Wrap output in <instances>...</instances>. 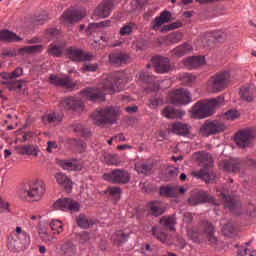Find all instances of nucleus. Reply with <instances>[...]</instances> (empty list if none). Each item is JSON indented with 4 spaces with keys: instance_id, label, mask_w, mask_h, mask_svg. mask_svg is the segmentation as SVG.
Wrapping results in <instances>:
<instances>
[{
    "instance_id": "13d9d810",
    "label": "nucleus",
    "mask_w": 256,
    "mask_h": 256,
    "mask_svg": "<svg viewBox=\"0 0 256 256\" xmlns=\"http://www.w3.org/2000/svg\"><path fill=\"white\" fill-rule=\"evenodd\" d=\"M114 237L119 245H123V243H127L129 234H125L123 231H118L114 234Z\"/></svg>"
},
{
    "instance_id": "6e6552de",
    "label": "nucleus",
    "mask_w": 256,
    "mask_h": 256,
    "mask_svg": "<svg viewBox=\"0 0 256 256\" xmlns=\"http://www.w3.org/2000/svg\"><path fill=\"white\" fill-rule=\"evenodd\" d=\"M103 178L114 185H127L131 181L129 172L124 169H113L109 173H104Z\"/></svg>"
},
{
    "instance_id": "bf43d9fd",
    "label": "nucleus",
    "mask_w": 256,
    "mask_h": 256,
    "mask_svg": "<svg viewBox=\"0 0 256 256\" xmlns=\"http://www.w3.org/2000/svg\"><path fill=\"white\" fill-rule=\"evenodd\" d=\"M50 227L52 231H57V234L60 235V233H63V222L59 220H52L50 223Z\"/></svg>"
},
{
    "instance_id": "0e129e2a",
    "label": "nucleus",
    "mask_w": 256,
    "mask_h": 256,
    "mask_svg": "<svg viewBox=\"0 0 256 256\" xmlns=\"http://www.w3.org/2000/svg\"><path fill=\"white\" fill-rule=\"evenodd\" d=\"M106 159H108V165H119V156L117 155L109 154Z\"/></svg>"
},
{
    "instance_id": "6e6d98bb",
    "label": "nucleus",
    "mask_w": 256,
    "mask_h": 256,
    "mask_svg": "<svg viewBox=\"0 0 256 256\" xmlns=\"http://www.w3.org/2000/svg\"><path fill=\"white\" fill-rule=\"evenodd\" d=\"M179 27H183V22L177 20L176 22L163 26L161 31L162 33H167V31H173L175 29H179Z\"/></svg>"
},
{
    "instance_id": "338daca9",
    "label": "nucleus",
    "mask_w": 256,
    "mask_h": 256,
    "mask_svg": "<svg viewBox=\"0 0 256 256\" xmlns=\"http://www.w3.org/2000/svg\"><path fill=\"white\" fill-rule=\"evenodd\" d=\"M83 71H90L92 73H95L97 69H99V65L97 64H84L82 67Z\"/></svg>"
},
{
    "instance_id": "2eb2a0df",
    "label": "nucleus",
    "mask_w": 256,
    "mask_h": 256,
    "mask_svg": "<svg viewBox=\"0 0 256 256\" xmlns=\"http://www.w3.org/2000/svg\"><path fill=\"white\" fill-rule=\"evenodd\" d=\"M152 63H154L156 73H169L173 71V66H171V60L163 56L152 57Z\"/></svg>"
},
{
    "instance_id": "603ef678",
    "label": "nucleus",
    "mask_w": 256,
    "mask_h": 256,
    "mask_svg": "<svg viewBox=\"0 0 256 256\" xmlns=\"http://www.w3.org/2000/svg\"><path fill=\"white\" fill-rule=\"evenodd\" d=\"M151 233L153 237H156L158 241H161V243L167 242V234L165 232L158 231L157 227H152Z\"/></svg>"
},
{
    "instance_id": "dca6fc26",
    "label": "nucleus",
    "mask_w": 256,
    "mask_h": 256,
    "mask_svg": "<svg viewBox=\"0 0 256 256\" xmlns=\"http://www.w3.org/2000/svg\"><path fill=\"white\" fill-rule=\"evenodd\" d=\"M120 78L117 76H107L101 82L100 89L107 95H113L119 89Z\"/></svg>"
},
{
    "instance_id": "052dcab7",
    "label": "nucleus",
    "mask_w": 256,
    "mask_h": 256,
    "mask_svg": "<svg viewBox=\"0 0 256 256\" xmlns=\"http://www.w3.org/2000/svg\"><path fill=\"white\" fill-rule=\"evenodd\" d=\"M135 27V24H128V25H124L121 29H120V35L122 37H125V35H131V33H133V28Z\"/></svg>"
},
{
    "instance_id": "69168bd1",
    "label": "nucleus",
    "mask_w": 256,
    "mask_h": 256,
    "mask_svg": "<svg viewBox=\"0 0 256 256\" xmlns=\"http://www.w3.org/2000/svg\"><path fill=\"white\" fill-rule=\"evenodd\" d=\"M71 141L74 143V145H76V147H79L81 151H85L87 149V144L83 140L72 139Z\"/></svg>"
},
{
    "instance_id": "f704fd0d",
    "label": "nucleus",
    "mask_w": 256,
    "mask_h": 256,
    "mask_svg": "<svg viewBox=\"0 0 256 256\" xmlns=\"http://www.w3.org/2000/svg\"><path fill=\"white\" fill-rule=\"evenodd\" d=\"M15 149L18 151L19 155H33L34 157L39 155L37 148L30 144L16 146Z\"/></svg>"
},
{
    "instance_id": "7c9ffc66",
    "label": "nucleus",
    "mask_w": 256,
    "mask_h": 256,
    "mask_svg": "<svg viewBox=\"0 0 256 256\" xmlns=\"http://www.w3.org/2000/svg\"><path fill=\"white\" fill-rule=\"evenodd\" d=\"M69 129H72L76 135H80V137H84L87 139L88 137H91V131L88 128H84L83 124L79 122H74L69 126Z\"/></svg>"
},
{
    "instance_id": "4468645a",
    "label": "nucleus",
    "mask_w": 256,
    "mask_h": 256,
    "mask_svg": "<svg viewBox=\"0 0 256 256\" xmlns=\"http://www.w3.org/2000/svg\"><path fill=\"white\" fill-rule=\"evenodd\" d=\"M54 209L59 211H76L81 209V204L71 198H60L54 203Z\"/></svg>"
},
{
    "instance_id": "f03ea898",
    "label": "nucleus",
    "mask_w": 256,
    "mask_h": 256,
    "mask_svg": "<svg viewBox=\"0 0 256 256\" xmlns=\"http://www.w3.org/2000/svg\"><path fill=\"white\" fill-rule=\"evenodd\" d=\"M220 167L226 173H241V169H256V159L247 156L243 159L231 158L228 160H223L220 163Z\"/></svg>"
},
{
    "instance_id": "72a5a7b5",
    "label": "nucleus",
    "mask_w": 256,
    "mask_h": 256,
    "mask_svg": "<svg viewBox=\"0 0 256 256\" xmlns=\"http://www.w3.org/2000/svg\"><path fill=\"white\" fill-rule=\"evenodd\" d=\"M43 51V45L25 46L18 49V55L22 57L25 55H35V53H41Z\"/></svg>"
},
{
    "instance_id": "ea45409f",
    "label": "nucleus",
    "mask_w": 256,
    "mask_h": 256,
    "mask_svg": "<svg viewBox=\"0 0 256 256\" xmlns=\"http://www.w3.org/2000/svg\"><path fill=\"white\" fill-rule=\"evenodd\" d=\"M161 197H168L175 199L177 197V190L170 186H161L159 189Z\"/></svg>"
},
{
    "instance_id": "864d4df0",
    "label": "nucleus",
    "mask_w": 256,
    "mask_h": 256,
    "mask_svg": "<svg viewBox=\"0 0 256 256\" xmlns=\"http://www.w3.org/2000/svg\"><path fill=\"white\" fill-rule=\"evenodd\" d=\"M241 114L237 110H228L223 114V119L227 121H235V119H239Z\"/></svg>"
},
{
    "instance_id": "bb28decb",
    "label": "nucleus",
    "mask_w": 256,
    "mask_h": 256,
    "mask_svg": "<svg viewBox=\"0 0 256 256\" xmlns=\"http://www.w3.org/2000/svg\"><path fill=\"white\" fill-rule=\"evenodd\" d=\"M85 15H83L81 12H73L72 10H66L61 18L63 19L64 23H78V21H81Z\"/></svg>"
},
{
    "instance_id": "de8ad7c7",
    "label": "nucleus",
    "mask_w": 256,
    "mask_h": 256,
    "mask_svg": "<svg viewBox=\"0 0 256 256\" xmlns=\"http://www.w3.org/2000/svg\"><path fill=\"white\" fill-rule=\"evenodd\" d=\"M76 237L80 245H87V243L91 241V233L87 231H82L76 234Z\"/></svg>"
},
{
    "instance_id": "7ed1b4c3",
    "label": "nucleus",
    "mask_w": 256,
    "mask_h": 256,
    "mask_svg": "<svg viewBox=\"0 0 256 256\" xmlns=\"http://www.w3.org/2000/svg\"><path fill=\"white\" fill-rule=\"evenodd\" d=\"M119 117V110L113 106L107 108H98L96 112L92 114L94 125L101 127L103 125H115L117 118Z\"/></svg>"
},
{
    "instance_id": "423d86ee",
    "label": "nucleus",
    "mask_w": 256,
    "mask_h": 256,
    "mask_svg": "<svg viewBox=\"0 0 256 256\" xmlns=\"http://www.w3.org/2000/svg\"><path fill=\"white\" fill-rule=\"evenodd\" d=\"M195 156L199 162L200 167H202V169L198 172L199 179L209 181V170L212 169L214 165L213 156L205 152H196Z\"/></svg>"
},
{
    "instance_id": "2f4dec72",
    "label": "nucleus",
    "mask_w": 256,
    "mask_h": 256,
    "mask_svg": "<svg viewBox=\"0 0 256 256\" xmlns=\"http://www.w3.org/2000/svg\"><path fill=\"white\" fill-rule=\"evenodd\" d=\"M60 251L63 256H76L77 255V245L72 241H67L61 245Z\"/></svg>"
},
{
    "instance_id": "f3484780",
    "label": "nucleus",
    "mask_w": 256,
    "mask_h": 256,
    "mask_svg": "<svg viewBox=\"0 0 256 256\" xmlns=\"http://www.w3.org/2000/svg\"><path fill=\"white\" fill-rule=\"evenodd\" d=\"M61 105L64 109H67L68 111H75L76 113H81V111L85 109L83 101L75 96L64 98Z\"/></svg>"
},
{
    "instance_id": "a878e982",
    "label": "nucleus",
    "mask_w": 256,
    "mask_h": 256,
    "mask_svg": "<svg viewBox=\"0 0 256 256\" xmlns=\"http://www.w3.org/2000/svg\"><path fill=\"white\" fill-rule=\"evenodd\" d=\"M204 233L206 235L207 241L210 245L215 246L219 242V240L215 236V227L211 222H204Z\"/></svg>"
},
{
    "instance_id": "ddd939ff",
    "label": "nucleus",
    "mask_w": 256,
    "mask_h": 256,
    "mask_svg": "<svg viewBox=\"0 0 256 256\" xmlns=\"http://www.w3.org/2000/svg\"><path fill=\"white\" fill-rule=\"evenodd\" d=\"M191 101V92L187 89H177L170 94V103H172V105L181 107V105H189Z\"/></svg>"
},
{
    "instance_id": "6ab92c4d",
    "label": "nucleus",
    "mask_w": 256,
    "mask_h": 256,
    "mask_svg": "<svg viewBox=\"0 0 256 256\" xmlns=\"http://www.w3.org/2000/svg\"><path fill=\"white\" fill-rule=\"evenodd\" d=\"M241 101L245 103H253L256 99V90L255 86H242L239 91Z\"/></svg>"
},
{
    "instance_id": "4c0bfd02",
    "label": "nucleus",
    "mask_w": 256,
    "mask_h": 256,
    "mask_svg": "<svg viewBox=\"0 0 256 256\" xmlns=\"http://www.w3.org/2000/svg\"><path fill=\"white\" fill-rule=\"evenodd\" d=\"M23 245V242L19 239V236L10 235L8 237V249L10 251H19Z\"/></svg>"
},
{
    "instance_id": "0eeeda50",
    "label": "nucleus",
    "mask_w": 256,
    "mask_h": 256,
    "mask_svg": "<svg viewBox=\"0 0 256 256\" xmlns=\"http://www.w3.org/2000/svg\"><path fill=\"white\" fill-rule=\"evenodd\" d=\"M231 79L229 71H222L212 76L208 82L210 89L213 93H219L224 89H227V85Z\"/></svg>"
},
{
    "instance_id": "58836bf2",
    "label": "nucleus",
    "mask_w": 256,
    "mask_h": 256,
    "mask_svg": "<svg viewBox=\"0 0 256 256\" xmlns=\"http://www.w3.org/2000/svg\"><path fill=\"white\" fill-rule=\"evenodd\" d=\"M111 25V20L102 21L99 23H90L86 29V33L88 35H93L97 29H101L103 27H109Z\"/></svg>"
},
{
    "instance_id": "37998d69",
    "label": "nucleus",
    "mask_w": 256,
    "mask_h": 256,
    "mask_svg": "<svg viewBox=\"0 0 256 256\" xmlns=\"http://www.w3.org/2000/svg\"><path fill=\"white\" fill-rule=\"evenodd\" d=\"M183 39V34L181 32H173L166 36V43L168 45H175L176 43H179Z\"/></svg>"
},
{
    "instance_id": "49530a36",
    "label": "nucleus",
    "mask_w": 256,
    "mask_h": 256,
    "mask_svg": "<svg viewBox=\"0 0 256 256\" xmlns=\"http://www.w3.org/2000/svg\"><path fill=\"white\" fill-rule=\"evenodd\" d=\"M58 165L64 169H70V171H81V165L75 164L73 162H67L66 160H60Z\"/></svg>"
},
{
    "instance_id": "f257e3e1",
    "label": "nucleus",
    "mask_w": 256,
    "mask_h": 256,
    "mask_svg": "<svg viewBox=\"0 0 256 256\" xmlns=\"http://www.w3.org/2000/svg\"><path fill=\"white\" fill-rule=\"evenodd\" d=\"M225 99L221 96L217 98H212L208 102L204 100L198 101L192 107V117L194 119H205L211 117L215 113V107H219Z\"/></svg>"
},
{
    "instance_id": "680f3d73",
    "label": "nucleus",
    "mask_w": 256,
    "mask_h": 256,
    "mask_svg": "<svg viewBox=\"0 0 256 256\" xmlns=\"http://www.w3.org/2000/svg\"><path fill=\"white\" fill-rule=\"evenodd\" d=\"M39 237L44 241V243H51L53 241V237L49 235L46 230L40 229L39 230Z\"/></svg>"
},
{
    "instance_id": "c03bdc74",
    "label": "nucleus",
    "mask_w": 256,
    "mask_h": 256,
    "mask_svg": "<svg viewBox=\"0 0 256 256\" xmlns=\"http://www.w3.org/2000/svg\"><path fill=\"white\" fill-rule=\"evenodd\" d=\"M188 237L194 243H201V241H203V234H201V232H199V230L196 228H193L188 231Z\"/></svg>"
},
{
    "instance_id": "473e14b6",
    "label": "nucleus",
    "mask_w": 256,
    "mask_h": 256,
    "mask_svg": "<svg viewBox=\"0 0 256 256\" xmlns=\"http://www.w3.org/2000/svg\"><path fill=\"white\" fill-rule=\"evenodd\" d=\"M76 224L81 229H89L95 225V221H93V219H89L85 214H79L76 217Z\"/></svg>"
},
{
    "instance_id": "5fc2aeb1",
    "label": "nucleus",
    "mask_w": 256,
    "mask_h": 256,
    "mask_svg": "<svg viewBox=\"0 0 256 256\" xmlns=\"http://www.w3.org/2000/svg\"><path fill=\"white\" fill-rule=\"evenodd\" d=\"M25 87V80H12L10 83V90L9 91H21Z\"/></svg>"
},
{
    "instance_id": "20e7f679",
    "label": "nucleus",
    "mask_w": 256,
    "mask_h": 256,
    "mask_svg": "<svg viewBox=\"0 0 256 256\" xmlns=\"http://www.w3.org/2000/svg\"><path fill=\"white\" fill-rule=\"evenodd\" d=\"M256 139V127H246L238 130L234 135V143L239 149H251Z\"/></svg>"
},
{
    "instance_id": "a18cd8bd",
    "label": "nucleus",
    "mask_w": 256,
    "mask_h": 256,
    "mask_svg": "<svg viewBox=\"0 0 256 256\" xmlns=\"http://www.w3.org/2000/svg\"><path fill=\"white\" fill-rule=\"evenodd\" d=\"M43 121H48V123H61L63 121V116L55 112L49 113L42 117Z\"/></svg>"
},
{
    "instance_id": "8fccbe9b",
    "label": "nucleus",
    "mask_w": 256,
    "mask_h": 256,
    "mask_svg": "<svg viewBox=\"0 0 256 256\" xmlns=\"http://www.w3.org/2000/svg\"><path fill=\"white\" fill-rule=\"evenodd\" d=\"M140 81L142 83H145L146 85H153V82L155 81V76L149 74V72H141L139 75Z\"/></svg>"
},
{
    "instance_id": "e433bc0d",
    "label": "nucleus",
    "mask_w": 256,
    "mask_h": 256,
    "mask_svg": "<svg viewBox=\"0 0 256 256\" xmlns=\"http://www.w3.org/2000/svg\"><path fill=\"white\" fill-rule=\"evenodd\" d=\"M163 227H168L170 231H175V225H177V218L175 215L163 216L159 221Z\"/></svg>"
},
{
    "instance_id": "c9c22d12",
    "label": "nucleus",
    "mask_w": 256,
    "mask_h": 256,
    "mask_svg": "<svg viewBox=\"0 0 256 256\" xmlns=\"http://www.w3.org/2000/svg\"><path fill=\"white\" fill-rule=\"evenodd\" d=\"M163 115H165L167 117V119H181V117H183V115H185V111L175 109L171 106H167L163 110Z\"/></svg>"
},
{
    "instance_id": "9b49d317",
    "label": "nucleus",
    "mask_w": 256,
    "mask_h": 256,
    "mask_svg": "<svg viewBox=\"0 0 256 256\" xmlns=\"http://www.w3.org/2000/svg\"><path fill=\"white\" fill-rule=\"evenodd\" d=\"M188 203L192 207L202 205L203 203H212V205H215L216 200L215 197L211 196V194L205 190H194L188 198Z\"/></svg>"
},
{
    "instance_id": "a19ab883",
    "label": "nucleus",
    "mask_w": 256,
    "mask_h": 256,
    "mask_svg": "<svg viewBox=\"0 0 256 256\" xmlns=\"http://www.w3.org/2000/svg\"><path fill=\"white\" fill-rule=\"evenodd\" d=\"M186 63L196 69V67H201V65H205V56H193L186 60Z\"/></svg>"
},
{
    "instance_id": "b1692460",
    "label": "nucleus",
    "mask_w": 256,
    "mask_h": 256,
    "mask_svg": "<svg viewBox=\"0 0 256 256\" xmlns=\"http://www.w3.org/2000/svg\"><path fill=\"white\" fill-rule=\"evenodd\" d=\"M55 179L58 185L63 187L66 193H71V191H73V181H71V178H68L67 175L63 173H57L55 174Z\"/></svg>"
},
{
    "instance_id": "1a4fd4ad",
    "label": "nucleus",
    "mask_w": 256,
    "mask_h": 256,
    "mask_svg": "<svg viewBox=\"0 0 256 256\" xmlns=\"http://www.w3.org/2000/svg\"><path fill=\"white\" fill-rule=\"evenodd\" d=\"M225 129V124L219 120H206L200 127V134L202 137H210V135H219V133H223Z\"/></svg>"
},
{
    "instance_id": "c85d7f7f",
    "label": "nucleus",
    "mask_w": 256,
    "mask_h": 256,
    "mask_svg": "<svg viewBox=\"0 0 256 256\" xmlns=\"http://www.w3.org/2000/svg\"><path fill=\"white\" fill-rule=\"evenodd\" d=\"M192 50H193V46H191V44L184 43L172 49L170 51V55L171 57H178V58L185 57V55H188V53H191Z\"/></svg>"
},
{
    "instance_id": "774afa93",
    "label": "nucleus",
    "mask_w": 256,
    "mask_h": 256,
    "mask_svg": "<svg viewBox=\"0 0 256 256\" xmlns=\"http://www.w3.org/2000/svg\"><path fill=\"white\" fill-rule=\"evenodd\" d=\"M248 217H256V207L253 203H249L246 211Z\"/></svg>"
},
{
    "instance_id": "39448f33",
    "label": "nucleus",
    "mask_w": 256,
    "mask_h": 256,
    "mask_svg": "<svg viewBox=\"0 0 256 256\" xmlns=\"http://www.w3.org/2000/svg\"><path fill=\"white\" fill-rule=\"evenodd\" d=\"M217 196L224 202V207L229 209L232 213H235L237 209L241 207V203L235 196L231 195L229 186L225 185L216 190Z\"/></svg>"
},
{
    "instance_id": "79ce46f5",
    "label": "nucleus",
    "mask_w": 256,
    "mask_h": 256,
    "mask_svg": "<svg viewBox=\"0 0 256 256\" xmlns=\"http://www.w3.org/2000/svg\"><path fill=\"white\" fill-rule=\"evenodd\" d=\"M136 171L137 173H141L142 175H151V173H153V164H137Z\"/></svg>"
},
{
    "instance_id": "cd10ccee",
    "label": "nucleus",
    "mask_w": 256,
    "mask_h": 256,
    "mask_svg": "<svg viewBox=\"0 0 256 256\" xmlns=\"http://www.w3.org/2000/svg\"><path fill=\"white\" fill-rule=\"evenodd\" d=\"M109 61L112 65H126L127 61H129V54L122 52H114L109 55Z\"/></svg>"
},
{
    "instance_id": "393cba45",
    "label": "nucleus",
    "mask_w": 256,
    "mask_h": 256,
    "mask_svg": "<svg viewBox=\"0 0 256 256\" xmlns=\"http://www.w3.org/2000/svg\"><path fill=\"white\" fill-rule=\"evenodd\" d=\"M19 41H23V38L17 36L15 32L7 29L0 30V43H17Z\"/></svg>"
},
{
    "instance_id": "412c9836",
    "label": "nucleus",
    "mask_w": 256,
    "mask_h": 256,
    "mask_svg": "<svg viewBox=\"0 0 256 256\" xmlns=\"http://www.w3.org/2000/svg\"><path fill=\"white\" fill-rule=\"evenodd\" d=\"M81 95L84 99H87V101H92V103H97L99 99H103L101 90L95 88H86L81 91Z\"/></svg>"
},
{
    "instance_id": "4be33fe9",
    "label": "nucleus",
    "mask_w": 256,
    "mask_h": 256,
    "mask_svg": "<svg viewBox=\"0 0 256 256\" xmlns=\"http://www.w3.org/2000/svg\"><path fill=\"white\" fill-rule=\"evenodd\" d=\"M171 133L174 135H179L180 137H188L191 133V128L187 124H183L181 122H175L170 127Z\"/></svg>"
},
{
    "instance_id": "9d476101",
    "label": "nucleus",
    "mask_w": 256,
    "mask_h": 256,
    "mask_svg": "<svg viewBox=\"0 0 256 256\" xmlns=\"http://www.w3.org/2000/svg\"><path fill=\"white\" fill-rule=\"evenodd\" d=\"M22 193L32 201H41V197L45 195V183L36 180L29 185L28 189L22 190Z\"/></svg>"
},
{
    "instance_id": "5701e85b",
    "label": "nucleus",
    "mask_w": 256,
    "mask_h": 256,
    "mask_svg": "<svg viewBox=\"0 0 256 256\" xmlns=\"http://www.w3.org/2000/svg\"><path fill=\"white\" fill-rule=\"evenodd\" d=\"M147 209L152 217H161L167 211V207L163 206L159 201L148 202Z\"/></svg>"
},
{
    "instance_id": "c756f323",
    "label": "nucleus",
    "mask_w": 256,
    "mask_h": 256,
    "mask_svg": "<svg viewBox=\"0 0 256 256\" xmlns=\"http://www.w3.org/2000/svg\"><path fill=\"white\" fill-rule=\"evenodd\" d=\"M173 14L169 12V10H164L160 13V16L156 17L154 19V25L152 26V29L154 31H157L161 25H164V23H169L171 21V17Z\"/></svg>"
},
{
    "instance_id": "3c124183",
    "label": "nucleus",
    "mask_w": 256,
    "mask_h": 256,
    "mask_svg": "<svg viewBox=\"0 0 256 256\" xmlns=\"http://www.w3.org/2000/svg\"><path fill=\"white\" fill-rule=\"evenodd\" d=\"M48 54H50L52 57H62L63 47L58 45H51L48 48Z\"/></svg>"
},
{
    "instance_id": "09e8293b",
    "label": "nucleus",
    "mask_w": 256,
    "mask_h": 256,
    "mask_svg": "<svg viewBox=\"0 0 256 256\" xmlns=\"http://www.w3.org/2000/svg\"><path fill=\"white\" fill-rule=\"evenodd\" d=\"M121 193H123V190L119 186H109L104 191V195L109 194L111 197H121Z\"/></svg>"
},
{
    "instance_id": "f8f14e48",
    "label": "nucleus",
    "mask_w": 256,
    "mask_h": 256,
    "mask_svg": "<svg viewBox=\"0 0 256 256\" xmlns=\"http://www.w3.org/2000/svg\"><path fill=\"white\" fill-rule=\"evenodd\" d=\"M65 54L68 59L74 61L75 63H83L84 61H92L93 53L85 52V50L77 47H68L65 49Z\"/></svg>"
},
{
    "instance_id": "4d7b16f0",
    "label": "nucleus",
    "mask_w": 256,
    "mask_h": 256,
    "mask_svg": "<svg viewBox=\"0 0 256 256\" xmlns=\"http://www.w3.org/2000/svg\"><path fill=\"white\" fill-rule=\"evenodd\" d=\"M222 233L226 237H231V235H235V227L231 222H228L223 226Z\"/></svg>"
},
{
    "instance_id": "aec40b11",
    "label": "nucleus",
    "mask_w": 256,
    "mask_h": 256,
    "mask_svg": "<svg viewBox=\"0 0 256 256\" xmlns=\"http://www.w3.org/2000/svg\"><path fill=\"white\" fill-rule=\"evenodd\" d=\"M111 9H113V1L105 0L95 9L94 15L105 19L111 15Z\"/></svg>"
},
{
    "instance_id": "e2e57ef3",
    "label": "nucleus",
    "mask_w": 256,
    "mask_h": 256,
    "mask_svg": "<svg viewBox=\"0 0 256 256\" xmlns=\"http://www.w3.org/2000/svg\"><path fill=\"white\" fill-rule=\"evenodd\" d=\"M180 80L182 81V83H186V85H191V83H193V81H195V76H192L189 73H184L180 77Z\"/></svg>"
},
{
    "instance_id": "a211bd4d",
    "label": "nucleus",
    "mask_w": 256,
    "mask_h": 256,
    "mask_svg": "<svg viewBox=\"0 0 256 256\" xmlns=\"http://www.w3.org/2000/svg\"><path fill=\"white\" fill-rule=\"evenodd\" d=\"M50 83L51 85H55L56 87H65L66 89H74L77 84L73 82L71 76H66L61 78L56 75H50Z\"/></svg>"
}]
</instances>
